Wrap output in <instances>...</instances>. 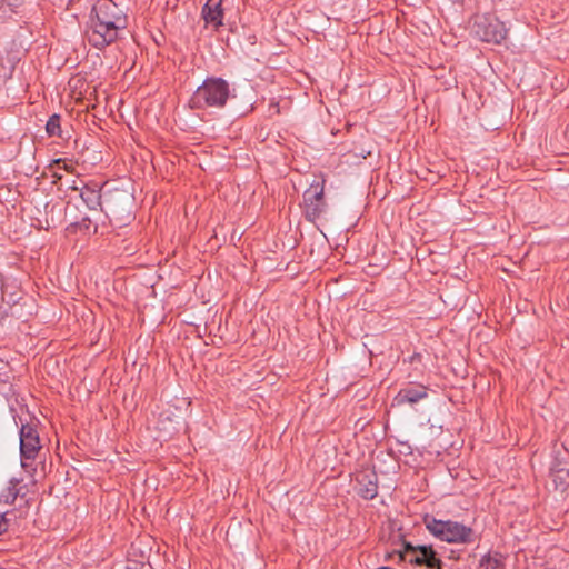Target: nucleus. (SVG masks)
<instances>
[{"instance_id":"obj_1","label":"nucleus","mask_w":569,"mask_h":569,"mask_svg":"<svg viewBox=\"0 0 569 569\" xmlns=\"http://www.w3.org/2000/svg\"><path fill=\"white\" fill-rule=\"evenodd\" d=\"M127 28V16L112 0H98L91 10L87 36L96 48L114 42L119 32Z\"/></svg>"},{"instance_id":"obj_2","label":"nucleus","mask_w":569,"mask_h":569,"mask_svg":"<svg viewBox=\"0 0 569 569\" xmlns=\"http://www.w3.org/2000/svg\"><path fill=\"white\" fill-rule=\"evenodd\" d=\"M231 97L229 83L218 77L207 78L190 98V107L196 109L222 108Z\"/></svg>"},{"instance_id":"obj_3","label":"nucleus","mask_w":569,"mask_h":569,"mask_svg":"<svg viewBox=\"0 0 569 569\" xmlns=\"http://www.w3.org/2000/svg\"><path fill=\"white\" fill-rule=\"evenodd\" d=\"M423 523L428 531L441 541L448 543H470L473 541V530L458 521L440 520L426 516Z\"/></svg>"},{"instance_id":"obj_4","label":"nucleus","mask_w":569,"mask_h":569,"mask_svg":"<svg viewBox=\"0 0 569 569\" xmlns=\"http://www.w3.org/2000/svg\"><path fill=\"white\" fill-rule=\"evenodd\" d=\"M473 32L481 41L499 44L507 38L508 29L497 18L483 16L477 18Z\"/></svg>"},{"instance_id":"obj_5","label":"nucleus","mask_w":569,"mask_h":569,"mask_svg":"<svg viewBox=\"0 0 569 569\" xmlns=\"http://www.w3.org/2000/svg\"><path fill=\"white\" fill-rule=\"evenodd\" d=\"M325 180H315L303 192V210L309 221L317 220L326 210Z\"/></svg>"},{"instance_id":"obj_6","label":"nucleus","mask_w":569,"mask_h":569,"mask_svg":"<svg viewBox=\"0 0 569 569\" xmlns=\"http://www.w3.org/2000/svg\"><path fill=\"white\" fill-rule=\"evenodd\" d=\"M397 557L401 561L417 566H426L429 569H440V560L436 557L430 546L413 547L406 542L403 550L398 551Z\"/></svg>"},{"instance_id":"obj_7","label":"nucleus","mask_w":569,"mask_h":569,"mask_svg":"<svg viewBox=\"0 0 569 569\" xmlns=\"http://www.w3.org/2000/svg\"><path fill=\"white\" fill-rule=\"evenodd\" d=\"M40 449V440L37 429L30 425H22L20 428V452L22 466L27 460H33Z\"/></svg>"},{"instance_id":"obj_8","label":"nucleus","mask_w":569,"mask_h":569,"mask_svg":"<svg viewBox=\"0 0 569 569\" xmlns=\"http://www.w3.org/2000/svg\"><path fill=\"white\" fill-rule=\"evenodd\" d=\"M79 197L82 199L83 203L89 210L101 209L107 214L116 213L110 206L109 199H106L103 202L101 201V193L97 186H81Z\"/></svg>"},{"instance_id":"obj_9","label":"nucleus","mask_w":569,"mask_h":569,"mask_svg":"<svg viewBox=\"0 0 569 569\" xmlns=\"http://www.w3.org/2000/svg\"><path fill=\"white\" fill-rule=\"evenodd\" d=\"M201 14L206 24L212 26L214 29L223 26L222 0H207Z\"/></svg>"},{"instance_id":"obj_10","label":"nucleus","mask_w":569,"mask_h":569,"mask_svg":"<svg viewBox=\"0 0 569 569\" xmlns=\"http://www.w3.org/2000/svg\"><path fill=\"white\" fill-rule=\"evenodd\" d=\"M427 397V390L425 387H408L401 389L395 397L397 405L403 403H416L419 400Z\"/></svg>"},{"instance_id":"obj_11","label":"nucleus","mask_w":569,"mask_h":569,"mask_svg":"<svg viewBox=\"0 0 569 569\" xmlns=\"http://www.w3.org/2000/svg\"><path fill=\"white\" fill-rule=\"evenodd\" d=\"M503 565V556L499 552H489L480 560L482 569H499Z\"/></svg>"},{"instance_id":"obj_12","label":"nucleus","mask_w":569,"mask_h":569,"mask_svg":"<svg viewBox=\"0 0 569 569\" xmlns=\"http://www.w3.org/2000/svg\"><path fill=\"white\" fill-rule=\"evenodd\" d=\"M19 481L16 479L10 480L7 488L2 491L1 498L6 503H13L19 495Z\"/></svg>"},{"instance_id":"obj_13","label":"nucleus","mask_w":569,"mask_h":569,"mask_svg":"<svg viewBox=\"0 0 569 569\" xmlns=\"http://www.w3.org/2000/svg\"><path fill=\"white\" fill-rule=\"evenodd\" d=\"M365 478H368V481L359 488V495L365 499H373L378 493L377 483L368 475Z\"/></svg>"},{"instance_id":"obj_14","label":"nucleus","mask_w":569,"mask_h":569,"mask_svg":"<svg viewBox=\"0 0 569 569\" xmlns=\"http://www.w3.org/2000/svg\"><path fill=\"white\" fill-rule=\"evenodd\" d=\"M551 477L557 487L565 489L569 485V470L566 468L552 469Z\"/></svg>"},{"instance_id":"obj_15","label":"nucleus","mask_w":569,"mask_h":569,"mask_svg":"<svg viewBox=\"0 0 569 569\" xmlns=\"http://www.w3.org/2000/svg\"><path fill=\"white\" fill-rule=\"evenodd\" d=\"M46 130L49 136L60 137V117L58 114H53L49 118L46 124Z\"/></svg>"},{"instance_id":"obj_16","label":"nucleus","mask_w":569,"mask_h":569,"mask_svg":"<svg viewBox=\"0 0 569 569\" xmlns=\"http://www.w3.org/2000/svg\"><path fill=\"white\" fill-rule=\"evenodd\" d=\"M8 525L3 513H0V535L7 531Z\"/></svg>"},{"instance_id":"obj_17","label":"nucleus","mask_w":569,"mask_h":569,"mask_svg":"<svg viewBox=\"0 0 569 569\" xmlns=\"http://www.w3.org/2000/svg\"><path fill=\"white\" fill-rule=\"evenodd\" d=\"M68 189H71L72 191L79 192V193L81 191V187L77 184L76 180H72V182L70 184H68Z\"/></svg>"}]
</instances>
